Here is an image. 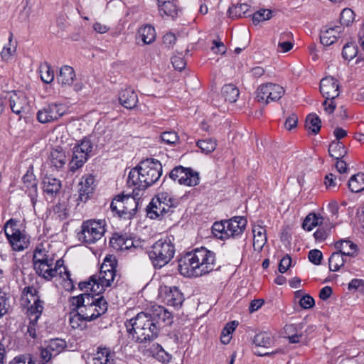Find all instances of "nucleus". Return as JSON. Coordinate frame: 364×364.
Wrapping results in <instances>:
<instances>
[{"instance_id": "f257e3e1", "label": "nucleus", "mask_w": 364, "mask_h": 364, "mask_svg": "<svg viewBox=\"0 0 364 364\" xmlns=\"http://www.w3.org/2000/svg\"><path fill=\"white\" fill-rule=\"evenodd\" d=\"M173 323L171 313L162 306H157L151 313L141 311L128 320L126 327L135 342L147 343L154 341L159 335L162 323L170 326Z\"/></svg>"}, {"instance_id": "f03ea898", "label": "nucleus", "mask_w": 364, "mask_h": 364, "mask_svg": "<svg viewBox=\"0 0 364 364\" xmlns=\"http://www.w3.org/2000/svg\"><path fill=\"white\" fill-rule=\"evenodd\" d=\"M216 269L215 252L203 247L186 253L178 260L180 273L188 277H200Z\"/></svg>"}, {"instance_id": "7ed1b4c3", "label": "nucleus", "mask_w": 364, "mask_h": 364, "mask_svg": "<svg viewBox=\"0 0 364 364\" xmlns=\"http://www.w3.org/2000/svg\"><path fill=\"white\" fill-rule=\"evenodd\" d=\"M162 174V165L154 159H146L133 168L128 176L127 184L136 186L138 191L155 183Z\"/></svg>"}, {"instance_id": "20e7f679", "label": "nucleus", "mask_w": 364, "mask_h": 364, "mask_svg": "<svg viewBox=\"0 0 364 364\" xmlns=\"http://www.w3.org/2000/svg\"><path fill=\"white\" fill-rule=\"evenodd\" d=\"M173 240L169 237L155 242L147 251L151 264L156 269H161L174 257L176 249Z\"/></svg>"}, {"instance_id": "39448f33", "label": "nucleus", "mask_w": 364, "mask_h": 364, "mask_svg": "<svg viewBox=\"0 0 364 364\" xmlns=\"http://www.w3.org/2000/svg\"><path fill=\"white\" fill-rule=\"evenodd\" d=\"M5 235L14 251L20 252L28 248L29 238L17 228L16 221L9 219L4 225Z\"/></svg>"}, {"instance_id": "423d86ee", "label": "nucleus", "mask_w": 364, "mask_h": 364, "mask_svg": "<svg viewBox=\"0 0 364 364\" xmlns=\"http://www.w3.org/2000/svg\"><path fill=\"white\" fill-rule=\"evenodd\" d=\"M105 232L103 220H88L82 223L81 230L77 233V237L80 241L92 244L99 240Z\"/></svg>"}, {"instance_id": "0eeeda50", "label": "nucleus", "mask_w": 364, "mask_h": 364, "mask_svg": "<svg viewBox=\"0 0 364 364\" xmlns=\"http://www.w3.org/2000/svg\"><path fill=\"white\" fill-rule=\"evenodd\" d=\"M93 145L87 138H84L73 149V154L69 162V169L74 173L86 163L92 151Z\"/></svg>"}, {"instance_id": "6e6552de", "label": "nucleus", "mask_w": 364, "mask_h": 364, "mask_svg": "<svg viewBox=\"0 0 364 364\" xmlns=\"http://www.w3.org/2000/svg\"><path fill=\"white\" fill-rule=\"evenodd\" d=\"M284 94V89L278 84L266 83L259 85L256 91L257 102L267 105L271 102L277 101Z\"/></svg>"}, {"instance_id": "1a4fd4ad", "label": "nucleus", "mask_w": 364, "mask_h": 364, "mask_svg": "<svg viewBox=\"0 0 364 364\" xmlns=\"http://www.w3.org/2000/svg\"><path fill=\"white\" fill-rule=\"evenodd\" d=\"M169 178L181 185L195 186L199 183V173L191 168L182 166L174 167L169 173Z\"/></svg>"}, {"instance_id": "9d476101", "label": "nucleus", "mask_w": 364, "mask_h": 364, "mask_svg": "<svg viewBox=\"0 0 364 364\" xmlns=\"http://www.w3.org/2000/svg\"><path fill=\"white\" fill-rule=\"evenodd\" d=\"M66 112V107L63 103L52 102L37 112V119L42 124L50 123L58 120Z\"/></svg>"}, {"instance_id": "9b49d317", "label": "nucleus", "mask_w": 364, "mask_h": 364, "mask_svg": "<svg viewBox=\"0 0 364 364\" xmlns=\"http://www.w3.org/2000/svg\"><path fill=\"white\" fill-rule=\"evenodd\" d=\"M159 298L165 304L174 308H180L184 301L183 294L176 287H160Z\"/></svg>"}, {"instance_id": "f8f14e48", "label": "nucleus", "mask_w": 364, "mask_h": 364, "mask_svg": "<svg viewBox=\"0 0 364 364\" xmlns=\"http://www.w3.org/2000/svg\"><path fill=\"white\" fill-rule=\"evenodd\" d=\"M108 308L106 299L103 296H100V300L97 304L87 307H82L78 310V316L85 321H91L104 314Z\"/></svg>"}, {"instance_id": "ddd939ff", "label": "nucleus", "mask_w": 364, "mask_h": 364, "mask_svg": "<svg viewBox=\"0 0 364 364\" xmlns=\"http://www.w3.org/2000/svg\"><path fill=\"white\" fill-rule=\"evenodd\" d=\"M22 183L21 189L28 196L34 207L38 198V181L33 173L32 167L23 176Z\"/></svg>"}, {"instance_id": "4468645a", "label": "nucleus", "mask_w": 364, "mask_h": 364, "mask_svg": "<svg viewBox=\"0 0 364 364\" xmlns=\"http://www.w3.org/2000/svg\"><path fill=\"white\" fill-rule=\"evenodd\" d=\"M320 92L326 100H334L339 95L338 80L333 77H326L321 80Z\"/></svg>"}, {"instance_id": "2eb2a0df", "label": "nucleus", "mask_w": 364, "mask_h": 364, "mask_svg": "<svg viewBox=\"0 0 364 364\" xmlns=\"http://www.w3.org/2000/svg\"><path fill=\"white\" fill-rule=\"evenodd\" d=\"M244 217L235 216L226 220V238L236 237L242 234L247 226Z\"/></svg>"}, {"instance_id": "dca6fc26", "label": "nucleus", "mask_w": 364, "mask_h": 364, "mask_svg": "<svg viewBox=\"0 0 364 364\" xmlns=\"http://www.w3.org/2000/svg\"><path fill=\"white\" fill-rule=\"evenodd\" d=\"M48 159L50 166L57 171L63 168L68 161L65 151L60 146L51 149Z\"/></svg>"}, {"instance_id": "f3484780", "label": "nucleus", "mask_w": 364, "mask_h": 364, "mask_svg": "<svg viewBox=\"0 0 364 364\" xmlns=\"http://www.w3.org/2000/svg\"><path fill=\"white\" fill-rule=\"evenodd\" d=\"M42 184L44 193L50 198H55L62 188L61 181L51 176H45Z\"/></svg>"}, {"instance_id": "a211bd4d", "label": "nucleus", "mask_w": 364, "mask_h": 364, "mask_svg": "<svg viewBox=\"0 0 364 364\" xmlns=\"http://www.w3.org/2000/svg\"><path fill=\"white\" fill-rule=\"evenodd\" d=\"M9 102L12 112L20 116L26 112L29 107L28 99L22 93L18 95L15 92H13L9 97Z\"/></svg>"}, {"instance_id": "6ab92c4d", "label": "nucleus", "mask_w": 364, "mask_h": 364, "mask_svg": "<svg viewBox=\"0 0 364 364\" xmlns=\"http://www.w3.org/2000/svg\"><path fill=\"white\" fill-rule=\"evenodd\" d=\"M95 178L92 176H83L78 184V200L85 202L93 193Z\"/></svg>"}, {"instance_id": "aec40b11", "label": "nucleus", "mask_w": 364, "mask_h": 364, "mask_svg": "<svg viewBox=\"0 0 364 364\" xmlns=\"http://www.w3.org/2000/svg\"><path fill=\"white\" fill-rule=\"evenodd\" d=\"M94 364H115V353L109 348L99 346L93 358Z\"/></svg>"}, {"instance_id": "412c9836", "label": "nucleus", "mask_w": 364, "mask_h": 364, "mask_svg": "<svg viewBox=\"0 0 364 364\" xmlns=\"http://www.w3.org/2000/svg\"><path fill=\"white\" fill-rule=\"evenodd\" d=\"M109 243L111 247L117 251H123L134 247L132 238L129 237L127 235L117 233L114 234L110 238Z\"/></svg>"}, {"instance_id": "4be33fe9", "label": "nucleus", "mask_w": 364, "mask_h": 364, "mask_svg": "<svg viewBox=\"0 0 364 364\" xmlns=\"http://www.w3.org/2000/svg\"><path fill=\"white\" fill-rule=\"evenodd\" d=\"M116 277V272H105L93 275V279L97 281L95 291L102 293L107 287L112 286Z\"/></svg>"}, {"instance_id": "5701e85b", "label": "nucleus", "mask_w": 364, "mask_h": 364, "mask_svg": "<svg viewBox=\"0 0 364 364\" xmlns=\"http://www.w3.org/2000/svg\"><path fill=\"white\" fill-rule=\"evenodd\" d=\"M120 104L127 109H133L138 102V97L131 88L122 90L119 95Z\"/></svg>"}, {"instance_id": "b1692460", "label": "nucleus", "mask_w": 364, "mask_h": 364, "mask_svg": "<svg viewBox=\"0 0 364 364\" xmlns=\"http://www.w3.org/2000/svg\"><path fill=\"white\" fill-rule=\"evenodd\" d=\"M53 259L33 264L36 274L47 280L56 276V269H53Z\"/></svg>"}, {"instance_id": "393cba45", "label": "nucleus", "mask_w": 364, "mask_h": 364, "mask_svg": "<svg viewBox=\"0 0 364 364\" xmlns=\"http://www.w3.org/2000/svg\"><path fill=\"white\" fill-rule=\"evenodd\" d=\"M341 32V27L336 26L321 31L320 42L324 46H329L334 43Z\"/></svg>"}, {"instance_id": "a878e982", "label": "nucleus", "mask_w": 364, "mask_h": 364, "mask_svg": "<svg viewBox=\"0 0 364 364\" xmlns=\"http://www.w3.org/2000/svg\"><path fill=\"white\" fill-rule=\"evenodd\" d=\"M99 300L100 297L95 298L93 294L87 292L71 298L73 306L77 310L82 307H87L95 304Z\"/></svg>"}, {"instance_id": "bb28decb", "label": "nucleus", "mask_w": 364, "mask_h": 364, "mask_svg": "<svg viewBox=\"0 0 364 364\" xmlns=\"http://www.w3.org/2000/svg\"><path fill=\"white\" fill-rule=\"evenodd\" d=\"M160 15H166L172 18L178 16V9L173 0H157Z\"/></svg>"}, {"instance_id": "cd10ccee", "label": "nucleus", "mask_w": 364, "mask_h": 364, "mask_svg": "<svg viewBox=\"0 0 364 364\" xmlns=\"http://www.w3.org/2000/svg\"><path fill=\"white\" fill-rule=\"evenodd\" d=\"M146 210V215L149 218L156 219L160 216L164 215L170 210L166 209L165 206L162 205L159 200L155 201V199L152 198L149 204L147 205Z\"/></svg>"}, {"instance_id": "c85d7f7f", "label": "nucleus", "mask_w": 364, "mask_h": 364, "mask_svg": "<svg viewBox=\"0 0 364 364\" xmlns=\"http://www.w3.org/2000/svg\"><path fill=\"white\" fill-rule=\"evenodd\" d=\"M254 233L253 248L255 251L261 252L267 242L266 230L261 226L255 227L252 230Z\"/></svg>"}, {"instance_id": "c756f323", "label": "nucleus", "mask_w": 364, "mask_h": 364, "mask_svg": "<svg viewBox=\"0 0 364 364\" xmlns=\"http://www.w3.org/2000/svg\"><path fill=\"white\" fill-rule=\"evenodd\" d=\"M338 252L344 256H355L357 252V245L349 240H341L335 243Z\"/></svg>"}, {"instance_id": "7c9ffc66", "label": "nucleus", "mask_w": 364, "mask_h": 364, "mask_svg": "<svg viewBox=\"0 0 364 364\" xmlns=\"http://www.w3.org/2000/svg\"><path fill=\"white\" fill-rule=\"evenodd\" d=\"M110 208L112 212H116L119 216L122 217L128 214H132L134 211V208L127 207L123 202L122 195H117L111 203Z\"/></svg>"}, {"instance_id": "2f4dec72", "label": "nucleus", "mask_w": 364, "mask_h": 364, "mask_svg": "<svg viewBox=\"0 0 364 364\" xmlns=\"http://www.w3.org/2000/svg\"><path fill=\"white\" fill-rule=\"evenodd\" d=\"M75 73L74 69L68 65H64L60 70V73L58 75V81L63 86L70 85L73 84Z\"/></svg>"}, {"instance_id": "473e14b6", "label": "nucleus", "mask_w": 364, "mask_h": 364, "mask_svg": "<svg viewBox=\"0 0 364 364\" xmlns=\"http://www.w3.org/2000/svg\"><path fill=\"white\" fill-rule=\"evenodd\" d=\"M43 304L44 301L37 296L33 304L28 309V316L30 320L38 321L44 309Z\"/></svg>"}, {"instance_id": "72a5a7b5", "label": "nucleus", "mask_w": 364, "mask_h": 364, "mask_svg": "<svg viewBox=\"0 0 364 364\" xmlns=\"http://www.w3.org/2000/svg\"><path fill=\"white\" fill-rule=\"evenodd\" d=\"M305 127L312 134H317L321 127V121L319 117L314 113L308 114L306 118Z\"/></svg>"}, {"instance_id": "f704fd0d", "label": "nucleus", "mask_w": 364, "mask_h": 364, "mask_svg": "<svg viewBox=\"0 0 364 364\" xmlns=\"http://www.w3.org/2000/svg\"><path fill=\"white\" fill-rule=\"evenodd\" d=\"M221 93L225 100L230 103L236 102L240 95L239 90L233 84L225 85L222 87Z\"/></svg>"}, {"instance_id": "c9c22d12", "label": "nucleus", "mask_w": 364, "mask_h": 364, "mask_svg": "<svg viewBox=\"0 0 364 364\" xmlns=\"http://www.w3.org/2000/svg\"><path fill=\"white\" fill-rule=\"evenodd\" d=\"M348 188L353 193H359L364 190V173H358L350 177L348 181Z\"/></svg>"}, {"instance_id": "e433bc0d", "label": "nucleus", "mask_w": 364, "mask_h": 364, "mask_svg": "<svg viewBox=\"0 0 364 364\" xmlns=\"http://www.w3.org/2000/svg\"><path fill=\"white\" fill-rule=\"evenodd\" d=\"M328 153L331 157L335 159H339L346 156L347 151L341 142L333 141L329 145Z\"/></svg>"}, {"instance_id": "4c0bfd02", "label": "nucleus", "mask_w": 364, "mask_h": 364, "mask_svg": "<svg viewBox=\"0 0 364 364\" xmlns=\"http://www.w3.org/2000/svg\"><path fill=\"white\" fill-rule=\"evenodd\" d=\"M138 33L144 44H151L155 41L156 32L154 28L151 26L146 25L141 27Z\"/></svg>"}, {"instance_id": "58836bf2", "label": "nucleus", "mask_w": 364, "mask_h": 364, "mask_svg": "<svg viewBox=\"0 0 364 364\" xmlns=\"http://www.w3.org/2000/svg\"><path fill=\"white\" fill-rule=\"evenodd\" d=\"M346 260L344 259L343 255L339 252H336L331 254L328 259L329 269L332 272H336L343 267Z\"/></svg>"}, {"instance_id": "ea45409f", "label": "nucleus", "mask_w": 364, "mask_h": 364, "mask_svg": "<svg viewBox=\"0 0 364 364\" xmlns=\"http://www.w3.org/2000/svg\"><path fill=\"white\" fill-rule=\"evenodd\" d=\"M250 5L247 4H240L233 6L232 7L229 8L228 14L230 18H241V17H247L251 15L247 14L250 9Z\"/></svg>"}, {"instance_id": "a19ab883", "label": "nucleus", "mask_w": 364, "mask_h": 364, "mask_svg": "<svg viewBox=\"0 0 364 364\" xmlns=\"http://www.w3.org/2000/svg\"><path fill=\"white\" fill-rule=\"evenodd\" d=\"M50 351L56 356L61 353L66 347V342L63 339L54 338L45 342Z\"/></svg>"}, {"instance_id": "79ce46f5", "label": "nucleus", "mask_w": 364, "mask_h": 364, "mask_svg": "<svg viewBox=\"0 0 364 364\" xmlns=\"http://www.w3.org/2000/svg\"><path fill=\"white\" fill-rule=\"evenodd\" d=\"M321 217H318L316 214L311 213H309L302 223V228L308 231L311 230L314 227L321 223Z\"/></svg>"}, {"instance_id": "37998d69", "label": "nucleus", "mask_w": 364, "mask_h": 364, "mask_svg": "<svg viewBox=\"0 0 364 364\" xmlns=\"http://www.w3.org/2000/svg\"><path fill=\"white\" fill-rule=\"evenodd\" d=\"M253 343L257 346L268 348L272 344V338L269 333L261 332L255 336Z\"/></svg>"}, {"instance_id": "c03bdc74", "label": "nucleus", "mask_w": 364, "mask_h": 364, "mask_svg": "<svg viewBox=\"0 0 364 364\" xmlns=\"http://www.w3.org/2000/svg\"><path fill=\"white\" fill-rule=\"evenodd\" d=\"M117 266V261L112 255L107 256L103 263L100 267V269L98 274H102L105 272H116Z\"/></svg>"}, {"instance_id": "a18cd8bd", "label": "nucleus", "mask_w": 364, "mask_h": 364, "mask_svg": "<svg viewBox=\"0 0 364 364\" xmlns=\"http://www.w3.org/2000/svg\"><path fill=\"white\" fill-rule=\"evenodd\" d=\"M154 198L155 199V201L159 200L160 203L168 210L174 207L176 204V200L166 192L159 193Z\"/></svg>"}, {"instance_id": "49530a36", "label": "nucleus", "mask_w": 364, "mask_h": 364, "mask_svg": "<svg viewBox=\"0 0 364 364\" xmlns=\"http://www.w3.org/2000/svg\"><path fill=\"white\" fill-rule=\"evenodd\" d=\"M197 146L204 154H209L213 152L217 146L216 141L213 139H207L203 140H198L196 142Z\"/></svg>"}, {"instance_id": "de8ad7c7", "label": "nucleus", "mask_w": 364, "mask_h": 364, "mask_svg": "<svg viewBox=\"0 0 364 364\" xmlns=\"http://www.w3.org/2000/svg\"><path fill=\"white\" fill-rule=\"evenodd\" d=\"M40 75L42 81L49 84L54 80V72L48 63H44L40 66Z\"/></svg>"}, {"instance_id": "09e8293b", "label": "nucleus", "mask_w": 364, "mask_h": 364, "mask_svg": "<svg viewBox=\"0 0 364 364\" xmlns=\"http://www.w3.org/2000/svg\"><path fill=\"white\" fill-rule=\"evenodd\" d=\"M358 46L353 43H346L342 50V55L344 59L351 60L358 54Z\"/></svg>"}, {"instance_id": "8fccbe9b", "label": "nucleus", "mask_w": 364, "mask_h": 364, "mask_svg": "<svg viewBox=\"0 0 364 364\" xmlns=\"http://www.w3.org/2000/svg\"><path fill=\"white\" fill-rule=\"evenodd\" d=\"M272 18V11L269 9H260L252 15V21L255 25L259 23L269 20Z\"/></svg>"}, {"instance_id": "3c124183", "label": "nucleus", "mask_w": 364, "mask_h": 364, "mask_svg": "<svg viewBox=\"0 0 364 364\" xmlns=\"http://www.w3.org/2000/svg\"><path fill=\"white\" fill-rule=\"evenodd\" d=\"M97 284V281L93 279V275L89 277L87 281L81 282L79 283L78 286L80 290L88 291L89 290L92 291L95 295H99L101 292H97L95 291V287Z\"/></svg>"}, {"instance_id": "603ef678", "label": "nucleus", "mask_w": 364, "mask_h": 364, "mask_svg": "<svg viewBox=\"0 0 364 364\" xmlns=\"http://www.w3.org/2000/svg\"><path fill=\"white\" fill-rule=\"evenodd\" d=\"M161 139L168 145H175L179 141V136L176 132L167 131L161 133Z\"/></svg>"}, {"instance_id": "864d4df0", "label": "nucleus", "mask_w": 364, "mask_h": 364, "mask_svg": "<svg viewBox=\"0 0 364 364\" xmlns=\"http://www.w3.org/2000/svg\"><path fill=\"white\" fill-rule=\"evenodd\" d=\"M213 232L218 236L217 233L221 234L218 236L220 239L226 238V220L215 222L212 226Z\"/></svg>"}, {"instance_id": "5fc2aeb1", "label": "nucleus", "mask_w": 364, "mask_h": 364, "mask_svg": "<svg viewBox=\"0 0 364 364\" xmlns=\"http://www.w3.org/2000/svg\"><path fill=\"white\" fill-rule=\"evenodd\" d=\"M353 19L354 14L350 9H344L341 13L340 22L342 25L348 26Z\"/></svg>"}, {"instance_id": "6e6d98bb", "label": "nucleus", "mask_w": 364, "mask_h": 364, "mask_svg": "<svg viewBox=\"0 0 364 364\" xmlns=\"http://www.w3.org/2000/svg\"><path fill=\"white\" fill-rule=\"evenodd\" d=\"M51 259H50L48 257V255L46 254V252L45 250L43 249H39L38 247H37L34 252H33V264H36V263H39V262H46V261H48V260H50Z\"/></svg>"}, {"instance_id": "4d7b16f0", "label": "nucleus", "mask_w": 364, "mask_h": 364, "mask_svg": "<svg viewBox=\"0 0 364 364\" xmlns=\"http://www.w3.org/2000/svg\"><path fill=\"white\" fill-rule=\"evenodd\" d=\"M134 196H131L130 195H122L123 197V202L125 206L130 207L131 208H134V210L136 209V198L139 195L138 191H136L135 189L133 191Z\"/></svg>"}, {"instance_id": "13d9d810", "label": "nucleus", "mask_w": 364, "mask_h": 364, "mask_svg": "<svg viewBox=\"0 0 364 364\" xmlns=\"http://www.w3.org/2000/svg\"><path fill=\"white\" fill-rule=\"evenodd\" d=\"M308 257L311 263L315 265H318L321 264L323 259V254L320 250L314 249L309 251Z\"/></svg>"}, {"instance_id": "bf43d9fd", "label": "nucleus", "mask_w": 364, "mask_h": 364, "mask_svg": "<svg viewBox=\"0 0 364 364\" xmlns=\"http://www.w3.org/2000/svg\"><path fill=\"white\" fill-rule=\"evenodd\" d=\"M349 291H358L364 293V280L360 279H353L348 284Z\"/></svg>"}, {"instance_id": "052dcab7", "label": "nucleus", "mask_w": 364, "mask_h": 364, "mask_svg": "<svg viewBox=\"0 0 364 364\" xmlns=\"http://www.w3.org/2000/svg\"><path fill=\"white\" fill-rule=\"evenodd\" d=\"M299 304L303 309H308L312 308L314 306L315 301L312 296L306 294L300 299Z\"/></svg>"}, {"instance_id": "680f3d73", "label": "nucleus", "mask_w": 364, "mask_h": 364, "mask_svg": "<svg viewBox=\"0 0 364 364\" xmlns=\"http://www.w3.org/2000/svg\"><path fill=\"white\" fill-rule=\"evenodd\" d=\"M9 364H35L32 360L31 355H21L16 356Z\"/></svg>"}, {"instance_id": "e2e57ef3", "label": "nucleus", "mask_w": 364, "mask_h": 364, "mask_svg": "<svg viewBox=\"0 0 364 364\" xmlns=\"http://www.w3.org/2000/svg\"><path fill=\"white\" fill-rule=\"evenodd\" d=\"M171 63L176 70L181 71L185 68L186 63L181 56H173L171 58Z\"/></svg>"}, {"instance_id": "0e129e2a", "label": "nucleus", "mask_w": 364, "mask_h": 364, "mask_svg": "<svg viewBox=\"0 0 364 364\" xmlns=\"http://www.w3.org/2000/svg\"><path fill=\"white\" fill-rule=\"evenodd\" d=\"M176 37L173 33H168L163 37V43L167 48H171L176 43Z\"/></svg>"}, {"instance_id": "69168bd1", "label": "nucleus", "mask_w": 364, "mask_h": 364, "mask_svg": "<svg viewBox=\"0 0 364 364\" xmlns=\"http://www.w3.org/2000/svg\"><path fill=\"white\" fill-rule=\"evenodd\" d=\"M291 258L290 256L287 255L284 256L280 261L279 264V271L281 273H284L287 271V269L291 266Z\"/></svg>"}, {"instance_id": "338daca9", "label": "nucleus", "mask_w": 364, "mask_h": 364, "mask_svg": "<svg viewBox=\"0 0 364 364\" xmlns=\"http://www.w3.org/2000/svg\"><path fill=\"white\" fill-rule=\"evenodd\" d=\"M302 328H303V326L301 323H300L299 325L288 324V325L285 326L284 331H285V333L287 335V337H289V336L294 334L295 333L301 331Z\"/></svg>"}, {"instance_id": "774afa93", "label": "nucleus", "mask_w": 364, "mask_h": 364, "mask_svg": "<svg viewBox=\"0 0 364 364\" xmlns=\"http://www.w3.org/2000/svg\"><path fill=\"white\" fill-rule=\"evenodd\" d=\"M40 355L41 361L43 363L48 362L54 355L50 351L47 346L45 345L43 347L40 348Z\"/></svg>"}]
</instances>
